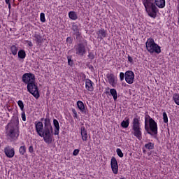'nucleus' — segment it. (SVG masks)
I'll return each mask as SVG.
<instances>
[{"label":"nucleus","mask_w":179,"mask_h":179,"mask_svg":"<svg viewBox=\"0 0 179 179\" xmlns=\"http://www.w3.org/2000/svg\"><path fill=\"white\" fill-rule=\"evenodd\" d=\"M41 121L35 122V129L36 133L41 138H43V141L48 145L52 143V138L54 136V129L52 124H51V119L50 116H46V118L42 117Z\"/></svg>","instance_id":"obj_1"},{"label":"nucleus","mask_w":179,"mask_h":179,"mask_svg":"<svg viewBox=\"0 0 179 179\" xmlns=\"http://www.w3.org/2000/svg\"><path fill=\"white\" fill-rule=\"evenodd\" d=\"M143 3L148 16L153 19H156L159 8L163 9L166 7V0H143Z\"/></svg>","instance_id":"obj_2"},{"label":"nucleus","mask_w":179,"mask_h":179,"mask_svg":"<svg viewBox=\"0 0 179 179\" xmlns=\"http://www.w3.org/2000/svg\"><path fill=\"white\" fill-rule=\"evenodd\" d=\"M20 134L19 125L16 124V122L11 121L6 126V136L8 141L10 142L17 141Z\"/></svg>","instance_id":"obj_3"},{"label":"nucleus","mask_w":179,"mask_h":179,"mask_svg":"<svg viewBox=\"0 0 179 179\" xmlns=\"http://www.w3.org/2000/svg\"><path fill=\"white\" fill-rule=\"evenodd\" d=\"M145 129L149 135H151V136L157 135V123L153 118L150 117L149 115H145Z\"/></svg>","instance_id":"obj_4"},{"label":"nucleus","mask_w":179,"mask_h":179,"mask_svg":"<svg viewBox=\"0 0 179 179\" xmlns=\"http://www.w3.org/2000/svg\"><path fill=\"white\" fill-rule=\"evenodd\" d=\"M145 47L150 54H160L162 52V48L159 46L155 42V39L150 38L145 43Z\"/></svg>","instance_id":"obj_5"},{"label":"nucleus","mask_w":179,"mask_h":179,"mask_svg":"<svg viewBox=\"0 0 179 179\" xmlns=\"http://www.w3.org/2000/svg\"><path fill=\"white\" fill-rule=\"evenodd\" d=\"M132 124L133 135L139 141L142 140V129L141 128V122H139V119L135 117L133 120Z\"/></svg>","instance_id":"obj_6"},{"label":"nucleus","mask_w":179,"mask_h":179,"mask_svg":"<svg viewBox=\"0 0 179 179\" xmlns=\"http://www.w3.org/2000/svg\"><path fill=\"white\" fill-rule=\"evenodd\" d=\"M27 92L32 94L35 99H38L40 97V92H38V87L36 85V80L31 82L27 86Z\"/></svg>","instance_id":"obj_7"},{"label":"nucleus","mask_w":179,"mask_h":179,"mask_svg":"<svg viewBox=\"0 0 179 179\" xmlns=\"http://www.w3.org/2000/svg\"><path fill=\"white\" fill-rule=\"evenodd\" d=\"M36 80V76L31 73H25L22 75V81L25 83V85H28L29 83H31V82H34Z\"/></svg>","instance_id":"obj_8"},{"label":"nucleus","mask_w":179,"mask_h":179,"mask_svg":"<svg viewBox=\"0 0 179 179\" xmlns=\"http://www.w3.org/2000/svg\"><path fill=\"white\" fill-rule=\"evenodd\" d=\"M124 79L127 83L129 85H132L135 79V73L132 71H127L124 73Z\"/></svg>","instance_id":"obj_9"},{"label":"nucleus","mask_w":179,"mask_h":179,"mask_svg":"<svg viewBox=\"0 0 179 179\" xmlns=\"http://www.w3.org/2000/svg\"><path fill=\"white\" fill-rule=\"evenodd\" d=\"M76 55H79V57H83L86 54V48L85 44L78 43L77 46H76Z\"/></svg>","instance_id":"obj_10"},{"label":"nucleus","mask_w":179,"mask_h":179,"mask_svg":"<svg viewBox=\"0 0 179 179\" xmlns=\"http://www.w3.org/2000/svg\"><path fill=\"white\" fill-rule=\"evenodd\" d=\"M110 166L113 174H118V162L115 157H113L110 160Z\"/></svg>","instance_id":"obj_11"},{"label":"nucleus","mask_w":179,"mask_h":179,"mask_svg":"<svg viewBox=\"0 0 179 179\" xmlns=\"http://www.w3.org/2000/svg\"><path fill=\"white\" fill-rule=\"evenodd\" d=\"M108 83L111 85L112 87H115L117 86V80L115 79V76L113 73H108L106 75Z\"/></svg>","instance_id":"obj_12"},{"label":"nucleus","mask_w":179,"mask_h":179,"mask_svg":"<svg viewBox=\"0 0 179 179\" xmlns=\"http://www.w3.org/2000/svg\"><path fill=\"white\" fill-rule=\"evenodd\" d=\"M4 153L7 157L11 159L15 156V148H12L10 146H7L4 148Z\"/></svg>","instance_id":"obj_13"},{"label":"nucleus","mask_w":179,"mask_h":179,"mask_svg":"<svg viewBox=\"0 0 179 179\" xmlns=\"http://www.w3.org/2000/svg\"><path fill=\"white\" fill-rule=\"evenodd\" d=\"M94 83L89 78L85 79V88L88 92H93L94 87H93Z\"/></svg>","instance_id":"obj_14"},{"label":"nucleus","mask_w":179,"mask_h":179,"mask_svg":"<svg viewBox=\"0 0 179 179\" xmlns=\"http://www.w3.org/2000/svg\"><path fill=\"white\" fill-rule=\"evenodd\" d=\"M77 107L83 113V114H88L87 110L85 108V103L82 102V101H77Z\"/></svg>","instance_id":"obj_15"},{"label":"nucleus","mask_w":179,"mask_h":179,"mask_svg":"<svg viewBox=\"0 0 179 179\" xmlns=\"http://www.w3.org/2000/svg\"><path fill=\"white\" fill-rule=\"evenodd\" d=\"M80 134H81L83 141H87V130H86L85 127H83V126L81 127Z\"/></svg>","instance_id":"obj_16"},{"label":"nucleus","mask_w":179,"mask_h":179,"mask_svg":"<svg viewBox=\"0 0 179 179\" xmlns=\"http://www.w3.org/2000/svg\"><path fill=\"white\" fill-rule=\"evenodd\" d=\"M53 125L55 127L54 135H59V122L57 119L53 120Z\"/></svg>","instance_id":"obj_17"},{"label":"nucleus","mask_w":179,"mask_h":179,"mask_svg":"<svg viewBox=\"0 0 179 179\" xmlns=\"http://www.w3.org/2000/svg\"><path fill=\"white\" fill-rule=\"evenodd\" d=\"M36 44L41 45L43 43V37L40 34L36 33L34 36Z\"/></svg>","instance_id":"obj_18"},{"label":"nucleus","mask_w":179,"mask_h":179,"mask_svg":"<svg viewBox=\"0 0 179 179\" xmlns=\"http://www.w3.org/2000/svg\"><path fill=\"white\" fill-rule=\"evenodd\" d=\"M98 38L101 41L103 40V38L106 37L107 36V33L106 32V30L104 29H100L98 32Z\"/></svg>","instance_id":"obj_19"},{"label":"nucleus","mask_w":179,"mask_h":179,"mask_svg":"<svg viewBox=\"0 0 179 179\" xmlns=\"http://www.w3.org/2000/svg\"><path fill=\"white\" fill-rule=\"evenodd\" d=\"M110 94L113 96L114 101H117L118 99V95L117 94V90L112 88L110 90Z\"/></svg>","instance_id":"obj_20"},{"label":"nucleus","mask_w":179,"mask_h":179,"mask_svg":"<svg viewBox=\"0 0 179 179\" xmlns=\"http://www.w3.org/2000/svg\"><path fill=\"white\" fill-rule=\"evenodd\" d=\"M72 30L74 31L76 36H80V33L79 32V26L76 24H73Z\"/></svg>","instance_id":"obj_21"},{"label":"nucleus","mask_w":179,"mask_h":179,"mask_svg":"<svg viewBox=\"0 0 179 179\" xmlns=\"http://www.w3.org/2000/svg\"><path fill=\"white\" fill-rule=\"evenodd\" d=\"M69 17L72 20H76V19H78V15H76V13H75V11H70L69 13Z\"/></svg>","instance_id":"obj_22"},{"label":"nucleus","mask_w":179,"mask_h":179,"mask_svg":"<svg viewBox=\"0 0 179 179\" xmlns=\"http://www.w3.org/2000/svg\"><path fill=\"white\" fill-rule=\"evenodd\" d=\"M18 58H20L21 59H24V58H26V52L23 50H19Z\"/></svg>","instance_id":"obj_23"},{"label":"nucleus","mask_w":179,"mask_h":179,"mask_svg":"<svg viewBox=\"0 0 179 179\" xmlns=\"http://www.w3.org/2000/svg\"><path fill=\"white\" fill-rule=\"evenodd\" d=\"M144 146H145V149H148V150H152V149H155V143H151V142L145 144Z\"/></svg>","instance_id":"obj_24"},{"label":"nucleus","mask_w":179,"mask_h":179,"mask_svg":"<svg viewBox=\"0 0 179 179\" xmlns=\"http://www.w3.org/2000/svg\"><path fill=\"white\" fill-rule=\"evenodd\" d=\"M10 50L13 55H16L17 54L18 49H17V47H16V45H11Z\"/></svg>","instance_id":"obj_25"},{"label":"nucleus","mask_w":179,"mask_h":179,"mask_svg":"<svg viewBox=\"0 0 179 179\" xmlns=\"http://www.w3.org/2000/svg\"><path fill=\"white\" fill-rule=\"evenodd\" d=\"M121 126L122 128H128L129 127V119H127V120H123L121 122Z\"/></svg>","instance_id":"obj_26"},{"label":"nucleus","mask_w":179,"mask_h":179,"mask_svg":"<svg viewBox=\"0 0 179 179\" xmlns=\"http://www.w3.org/2000/svg\"><path fill=\"white\" fill-rule=\"evenodd\" d=\"M173 99L176 103V104H177L178 106H179V94H175L173 96Z\"/></svg>","instance_id":"obj_27"},{"label":"nucleus","mask_w":179,"mask_h":179,"mask_svg":"<svg viewBox=\"0 0 179 179\" xmlns=\"http://www.w3.org/2000/svg\"><path fill=\"white\" fill-rule=\"evenodd\" d=\"M17 104H18L21 111H24V104L23 103V101L19 100L17 101Z\"/></svg>","instance_id":"obj_28"},{"label":"nucleus","mask_w":179,"mask_h":179,"mask_svg":"<svg viewBox=\"0 0 179 179\" xmlns=\"http://www.w3.org/2000/svg\"><path fill=\"white\" fill-rule=\"evenodd\" d=\"M19 152L23 156L26 153V146L23 145L20 148Z\"/></svg>","instance_id":"obj_29"},{"label":"nucleus","mask_w":179,"mask_h":179,"mask_svg":"<svg viewBox=\"0 0 179 179\" xmlns=\"http://www.w3.org/2000/svg\"><path fill=\"white\" fill-rule=\"evenodd\" d=\"M116 153L117 156H119V157H124V153H122V151L121 150V149L120 148L116 149Z\"/></svg>","instance_id":"obj_30"},{"label":"nucleus","mask_w":179,"mask_h":179,"mask_svg":"<svg viewBox=\"0 0 179 179\" xmlns=\"http://www.w3.org/2000/svg\"><path fill=\"white\" fill-rule=\"evenodd\" d=\"M163 120L165 124H167V122H169V117H167V113H166V112L163 113Z\"/></svg>","instance_id":"obj_31"},{"label":"nucleus","mask_w":179,"mask_h":179,"mask_svg":"<svg viewBox=\"0 0 179 179\" xmlns=\"http://www.w3.org/2000/svg\"><path fill=\"white\" fill-rule=\"evenodd\" d=\"M67 59H68V64L70 66H72V65H73V60H72V56H68Z\"/></svg>","instance_id":"obj_32"},{"label":"nucleus","mask_w":179,"mask_h":179,"mask_svg":"<svg viewBox=\"0 0 179 179\" xmlns=\"http://www.w3.org/2000/svg\"><path fill=\"white\" fill-rule=\"evenodd\" d=\"M40 19L42 23H44L45 22V14H44V13H41Z\"/></svg>","instance_id":"obj_33"},{"label":"nucleus","mask_w":179,"mask_h":179,"mask_svg":"<svg viewBox=\"0 0 179 179\" xmlns=\"http://www.w3.org/2000/svg\"><path fill=\"white\" fill-rule=\"evenodd\" d=\"M21 117H22V121H26V113H24V110L22 112Z\"/></svg>","instance_id":"obj_34"},{"label":"nucleus","mask_w":179,"mask_h":179,"mask_svg":"<svg viewBox=\"0 0 179 179\" xmlns=\"http://www.w3.org/2000/svg\"><path fill=\"white\" fill-rule=\"evenodd\" d=\"M88 58H90V59H94V54L93 52H90L88 55Z\"/></svg>","instance_id":"obj_35"},{"label":"nucleus","mask_w":179,"mask_h":179,"mask_svg":"<svg viewBox=\"0 0 179 179\" xmlns=\"http://www.w3.org/2000/svg\"><path fill=\"white\" fill-rule=\"evenodd\" d=\"M124 78H125V74H124V73L121 72L120 73V78L121 82H122V80H124Z\"/></svg>","instance_id":"obj_36"},{"label":"nucleus","mask_w":179,"mask_h":179,"mask_svg":"<svg viewBox=\"0 0 179 179\" xmlns=\"http://www.w3.org/2000/svg\"><path fill=\"white\" fill-rule=\"evenodd\" d=\"M79 152H80L79 149L74 150L73 152V156H78V155H79Z\"/></svg>","instance_id":"obj_37"},{"label":"nucleus","mask_w":179,"mask_h":179,"mask_svg":"<svg viewBox=\"0 0 179 179\" xmlns=\"http://www.w3.org/2000/svg\"><path fill=\"white\" fill-rule=\"evenodd\" d=\"M29 153H34V148H33V145L29 146Z\"/></svg>","instance_id":"obj_38"},{"label":"nucleus","mask_w":179,"mask_h":179,"mask_svg":"<svg viewBox=\"0 0 179 179\" xmlns=\"http://www.w3.org/2000/svg\"><path fill=\"white\" fill-rule=\"evenodd\" d=\"M66 43H69V44H72V38L68 37L66 38Z\"/></svg>","instance_id":"obj_39"},{"label":"nucleus","mask_w":179,"mask_h":179,"mask_svg":"<svg viewBox=\"0 0 179 179\" xmlns=\"http://www.w3.org/2000/svg\"><path fill=\"white\" fill-rule=\"evenodd\" d=\"M128 61L131 63L134 62V59L131 56H128Z\"/></svg>","instance_id":"obj_40"},{"label":"nucleus","mask_w":179,"mask_h":179,"mask_svg":"<svg viewBox=\"0 0 179 179\" xmlns=\"http://www.w3.org/2000/svg\"><path fill=\"white\" fill-rule=\"evenodd\" d=\"M28 45H29V47H33V43H31V41H29V42L28 43Z\"/></svg>","instance_id":"obj_41"},{"label":"nucleus","mask_w":179,"mask_h":179,"mask_svg":"<svg viewBox=\"0 0 179 179\" xmlns=\"http://www.w3.org/2000/svg\"><path fill=\"white\" fill-rule=\"evenodd\" d=\"M5 1H6V3H7V5L10 3V0H5Z\"/></svg>","instance_id":"obj_42"},{"label":"nucleus","mask_w":179,"mask_h":179,"mask_svg":"<svg viewBox=\"0 0 179 179\" xmlns=\"http://www.w3.org/2000/svg\"><path fill=\"white\" fill-rule=\"evenodd\" d=\"M72 113H73V114L78 113L76 112V110H75V109H72Z\"/></svg>","instance_id":"obj_43"},{"label":"nucleus","mask_w":179,"mask_h":179,"mask_svg":"<svg viewBox=\"0 0 179 179\" xmlns=\"http://www.w3.org/2000/svg\"><path fill=\"white\" fill-rule=\"evenodd\" d=\"M73 117H74L75 118H78V113L74 114V115H73Z\"/></svg>","instance_id":"obj_44"},{"label":"nucleus","mask_w":179,"mask_h":179,"mask_svg":"<svg viewBox=\"0 0 179 179\" xmlns=\"http://www.w3.org/2000/svg\"><path fill=\"white\" fill-rule=\"evenodd\" d=\"M11 6H10V3L8 4V9L10 10Z\"/></svg>","instance_id":"obj_45"},{"label":"nucleus","mask_w":179,"mask_h":179,"mask_svg":"<svg viewBox=\"0 0 179 179\" xmlns=\"http://www.w3.org/2000/svg\"><path fill=\"white\" fill-rule=\"evenodd\" d=\"M108 93H110V92H108V91H106V94H108Z\"/></svg>","instance_id":"obj_46"},{"label":"nucleus","mask_w":179,"mask_h":179,"mask_svg":"<svg viewBox=\"0 0 179 179\" xmlns=\"http://www.w3.org/2000/svg\"><path fill=\"white\" fill-rule=\"evenodd\" d=\"M143 153H145L146 152V150H143Z\"/></svg>","instance_id":"obj_47"},{"label":"nucleus","mask_w":179,"mask_h":179,"mask_svg":"<svg viewBox=\"0 0 179 179\" xmlns=\"http://www.w3.org/2000/svg\"><path fill=\"white\" fill-rule=\"evenodd\" d=\"M120 179H124V178H120Z\"/></svg>","instance_id":"obj_48"},{"label":"nucleus","mask_w":179,"mask_h":179,"mask_svg":"<svg viewBox=\"0 0 179 179\" xmlns=\"http://www.w3.org/2000/svg\"><path fill=\"white\" fill-rule=\"evenodd\" d=\"M178 22H179V18H178Z\"/></svg>","instance_id":"obj_49"},{"label":"nucleus","mask_w":179,"mask_h":179,"mask_svg":"<svg viewBox=\"0 0 179 179\" xmlns=\"http://www.w3.org/2000/svg\"><path fill=\"white\" fill-rule=\"evenodd\" d=\"M178 1H179V0H178Z\"/></svg>","instance_id":"obj_50"}]
</instances>
